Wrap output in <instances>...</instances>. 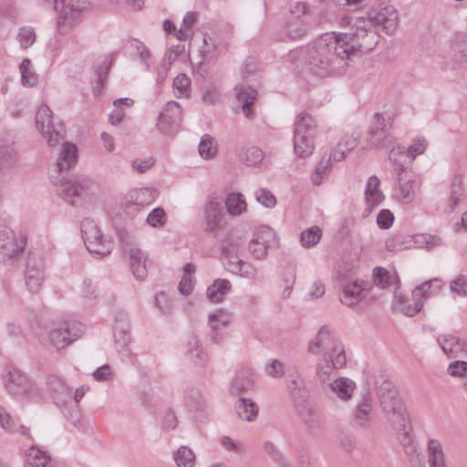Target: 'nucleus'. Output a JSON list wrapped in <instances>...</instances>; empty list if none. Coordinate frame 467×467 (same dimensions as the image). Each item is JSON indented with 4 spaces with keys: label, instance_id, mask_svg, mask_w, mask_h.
<instances>
[{
    "label": "nucleus",
    "instance_id": "c03bdc74",
    "mask_svg": "<svg viewBox=\"0 0 467 467\" xmlns=\"http://www.w3.org/2000/svg\"><path fill=\"white\" fill-rule=\"evenodd\" d=\"M395 297L398 300L401 312L407 317H414L421 310L423 306V301L420 300L419 298L412 297L413 304L411 305L406 304L404 297L401 296L396 295Z\"/></svg>",
    "mask_w": 467,
    "mask_h": 467
},
{
    "label": "nucleus",
    "instance_id": "bf43d9fd",
    "mask_svg": "<svg viewBox=\"0 0 467 467\" xmlns=\"http://www.w3.org/2000/svg\"><path fill=\"white\" fill-rule=\"evenodd\" d=\"M373 277L375 284L379 285L381 288H386L390 285L389 274L384 267H375L373 269Z\"/></svg>",
    "mask_w": 467,
    "mask_h": 467
},
{
    "label": "nucleus",
    "instance_id": "3c124183",
    "mask_svg": "<svg viewBox=\"0 0 467 467\" xmlns=\"http://www.w3.org/2000/svg\"><path fill=\"white\" fill-rule=\"evenodd\" d=\"M188 352L195 364L202 365L204 361L203 353L199 348V340L196 336L191 335L187 342Z\"/></svg>",
    "mask_w": 467,
    "mask_h": 467
},
{
    "label": "nucleus",
    "instance_id": "4d7b16f0",
    "mask_svg": "<svg viewBox=\"0 0 467 467\" xmlns=\"http://www.w3.org/2000/svg\"><path fill=\"white\" fill-rule=\"evenodd\" d=\"M146 222L152 227H161L166 223V213L161 207L154 208L148 215Z\"/></svg>",
    "mask_w": 467,
    "mask_h": 467
},
{
    "label": "nucleus",
    "instance_id": "603ef678",
    "mask_svg": "<svg viewBox=\"0 0 467 467\" xmlns=\"http://www.w3.org/2000/svg\"><path fill=\"white\" fill-rule=\"evenodd\" d=\"M16 161V152L10 146L0 147V171L10 167Z\"/></svg>",
    "mask_w": 467,
    "mask_h": 467
},
{
    "label": "nucleus",
    "instance_id": "8fccbe9b",
    "mask_svg": "<svg viewBox=\"0 0 467 467\" xmlns=\"http://www.w3.org/2000/svg\"><path fill=\"white\" fill-rule=\"evenodd\" d=\"M20 47L26 49L31 47L36 41L35 30L31 26H23L19 29L17 36Z\"/></svg>",
    "mask_w": 467,
    "mask_h": 467
},
{
    "label": "nucleus",
    "instance_id": "6e6d98bb",
    "mask_svg": "<svg viewBox=\"0 0 467 467\" xmlns=\"http://www.w3.org/2000/svg\"><path fill=\"white\" fill-rule=\"evenodd\" d=\"M9 388L15 392L30 395L33 386L26 376L19 375L17 379H13Z\"/></svg>",
    "mask_w": 467,
    "mask_h": 467
},
{
    "label": "nucleus",
    "instance_id": "37998d69",
    "mask_svg": "<svg viewBox=\"0 0 467 467\" xmlns=\"http://www.w3.org/2000/svg\"><path fill=\"white\" fill-rule=\"evenodd\" d=\"M263 159V150L255 146L246 148L241 154L242 161L244 162L247 166H254L260 163Z\"/></svg>",
    "mask_w": 467,
    "mask_h": 467
},
{
    "label": "nucleus",
    "instance_id": "4c0bfd02",
    "mask_svg": "<svg viewBox=\"0 0 467 467\" xmlns=\"http://www.w3.org/2000/svg\"><path fill=\"white\" fill-rule=\"evenodd\" d=\"M322 237V230L319 226H312L301 233V244L306 248L317 244Z\"/></svg>",
    "mask_w": 467,
    "mask_h": 467
},
{
    "label": "nucleus",
    "instance_id": "09e8293b",
    "mask_svg": "<svg viewBox=\"0 0 467 467\" xmlns=\"http://www.w3.org/2000/svg\"><path fill=\"white\" fill-rule=\"evenodd\" d=\"M298 416L310 431H315L320 427L318 417L311 410L302 407L298 410Z\"/></svg>",
    "mask_w": 467,
    "mask_h": 467
},
{
    "label": "nucleus",
    "instance_id": "9b49d317",
    "mask_svg": "<svg viewBox=\"0 0 467 467\" xmlns=\"http://www.w3.org/2000/svg\"><path fill=\"white\" fill-rule=\"evenodd\" d=\"M278 245L275 232L270 227H264L251 240L249 251L254 258L263 260L266 257L268 249L277 248Z\"/></svg>",
    "mask_w": 467,
    "mask_h": 467
},
{
    "label": "nucleus",
    "instance_id": "a19ab883",
    "mask_svg": "<svg viewBox=\"0 0 467 467\" xmlns=\"http://www.w3.org/2000/svg\"><path fill=\"white\" fill-rule=\"evenodd\" d=\"M26 462L29 465L34 467H46L49 461V456L47 455L46 451L32 446L26 452Z\"/></svg>",
    "mask_w": 467,
    "mask_h": 467
},
{
    "label": "nucleus",
    "instance_id": "473e14b6",
    "mask_svg": "<svg viewBox=\"0 0 467 467\" xmlns=\"http://www.w3.org/2000/svg\"><path fill=\"white\" fill-rule=\"evenodd\" d=\"M428 454L430 467H446L443 449L439 441H429Z\"/></svg>",
    "mask_w": 467,
    "mask_h": 467
},
{
    "label": "nucleus",
    "instance_id": "dca6fc26",
    "mask_svg": "<svg viewBox=\"0 0 467 467\" xmlns=\"http://www.w3.org/2000/svg\"><path fill=\"white\" fill-rule=\"evenodd\" d=\"M181 119V106L178 102L169 101L158 117L157 128L162 132H169L179 124Z\"/></svg>",
    "mask_w": 467,
    "mask_h": 467
},
{
    "label": "nucleus",
    "instance_id": "774afa93",
    "mask_svg": "<svg viewBox=\"0 0 467 467\" xmlns=\"http://www.w3.org/2000/svg\"><path fill=\"white\" fill-rule=\"evenodd\" d=\"M264 450L274 461H275L282 466L285 465V459L283 457V454L279 451V450L273 442H265L264 445Z\"/></svg>",
    "mask_w": 467,
    "mask_h": 467
},
{
    "label": "nucleus",
    "instance_id": "a18cd8bd",
    "mask_svg": "<svg viewBox=\"0 0 467 467\" xmlns=\"http://www.w3.org/2000/svg\"><path fill=\"white\" fill-rule=\"evenodd\" d=\"M47 385L51 391L59 396H67L71 393L65 381L56 375L47 376Z\"/></svg>",
    "mask_w": 467,
    "mask_h": 467
},
{
    "label": "nucleus",
    "instance_id": "49530a36",
    "mask_svg": "<svg viewBox=\"0 0 467 467\" xmlns=\"http://www.w3.org/2000/svg\"><path fill=\"white\" fill-rule=\"evenodd\" d=\"M411 240L414 242L416 247L418 248H425L427 250H431L434 248L435 246H438L441 244V238L434 236V235H429V234H415L411 236Z\"/></svg>",
    "mask_w": 467,
    "mask_h": 467
},
{
    "label": "nucleus",
    "instance_id": "0eeeda50",
    "mask_svg": "<svg viewBox=\"0 0 467 467\" xmlns=\"http://www.w3.org/2000/svg\"><path fill=\"white\" fill-rule=\"evenodd\" d=\"M36 125L49 146H55L64 140L65 126L63 122L54 123L52 111L47 106L44 105L37 110Z\"/></svg>",
    "mask_w": 467,
    "mask_h": 467
},
{
    "label": "nucleus",
    "instance_id": "680f3d73",
    "mask_svg": "<svg viewBox=\"0 0 467 467\" xmlns=\"http://www.w3.org/2000/svg\"><path fill=\"white\" fill-rule=\"evenodd\" d=\"M427 141L424 138H415L412 144L407 149V156L414 159L417 155L424 153Z\"/></svg>",
    "mask_w": 467,
    "mask_h": 467
},
{
    "label": "nucleus",
    "instance_id": "423d86ee",
    "mask_svg": "<svg viewBox=\"0 0 467 467\" xmlns=\"http://www.w3.org/2000/svg\"><path fill=\"white\" fill-rule=\"evenodd\" d=\"M316 128V121L309 114L301 112L295 121L294 150L300 158L310 156L314 151L311 131Z\"/></svg>",
    "mask_w": 467,
    "mask_h": 467
},
{
    "label": "nucleus",
    "instance_id": "6ab92c4d",
    "mask_svg": "<svg viewBox=\"0 0 467 467\" xmlns=\"http://www.w3.org/2000/svg\"><path fill=\"white\" fill-rule=\"evenodd\" d=\"M223 39L216 32L205 33L203 35V46L202 47L201 64L206 63L216 57L219 47H221Z\"/></svg>",
    "mask_w": 467,
    "mask_h": 467
},
{
    "label": "nucleus",
    "instance_id": "69168bd1",
    "mask_svg": "<svg viewBox=\"0 0 467 467\" xmlns=\"http://www.w3.org/2000/svg\"><path fill=\"white\" fill-rule=\"evenodd\" d=\"M447 372L453 377L464 376L467 374V362L462 360L453 361L449 365Z\"/></svg>",
    "mask_w": 467,
    "mask_h": 467
},
{
    "label": "nucleus",
    "instance_id": "72a5a7b5",
    "mask_svg": "<svg viewBox=\"0 0 467 467\" xmlns=\"http://www.w3.org/2000/svg\"><path fill=\"white\" fill-rule=\"evenodd\" d=\"M230 289L231 284L227 279H216L213 284L207 288V297L213 303L221 302Z\"/></svg>",
    "mask_w": 467,
    "mask_h": 467
},
{
    "label": "nucleus",
    "instance_id": "2eb2a0df",
    "mask_svg": "<svg viewBox=\"0 0 467 467\" xmlns=\"http://www.w3.org/2000/svg\"><path fill=\"white\" fill-rule=\"evenodd\" d=\"M360 397L361 400L358 402L354 413V420L358 427L368 429L370 426L373 397L368 388H366L361 392Z\"/></svg>",
    "mask_w": 467,
    "mask_h": 467
},
{
    "label": "nucleus",
    "instance_id": "bb28decb",
    "mask_svg": "<svg viewBox=\"0 0 467 467\" xmlns=\"http://www.w3.org/2000/svg\"><path fill=\"white\" fill-rule=\"evenodd\" d=\"M379 180L376 175L368 179L365 189V199L367 203H371L372 207H377L383 202L385 196L379 190Z\"/></svg>",
    "mask_w": 467,
    "mask_h": 467
},
{
    "label": "nucleus",
    "instance_id": "e2e57ef3",
    "mask_svg": "<svg viewBox=\"0 0 467 467\" xmlns=\"http://www.w3.org/2000/svg\"><path fill=\"white\" fill-rule=\"evenodd\" d=\"M394 222V214L389 209L381 210L377 216V224L380 229H389Z\"/></svg>",
    "mask_w": 467,
    "mask_h": 467
},
{
    "label": "nucleus",
    "instance_id": "e433bc0d",
    "mask_svg": "<svg viewBox=\"0 0 467 467\" xmlns=\"http://www.w3.org/2000/svg\"><path fill=\"white\" fill-rule=\"evenodd\" d=\"M245 205L244 198L239 192H232L226 197L225 206L230 214H240L245 209Z\"/></svg>",
    "mask_w": 467,
    "mask_h": 467
},
{
    "label": "nucleus",
    "instance_id": "338daca9",
    "mask_svg": "<svg viewBox=\"0 0 467 467\" xmlns=\"http://www.w3.org/2000/svg\"><path fill=\"white\" fill-rule=\"evenodd\" d=\"M191 85V79L185 74L178 75L173 80V87L182 96L187 95L188 88Z\"/></svg>",
    "mask_w": 467,
    "mask_h": 467
},
{
    "label": "nucleus",
    "instance_id": "4468645a",
    "mask_svg": "<svg viewBox=\"0 0 467 467\" xmlns=\"http://www.w3.org/2000/svg\"><path fill=\"white\" fill-rule=\"evenodd\" d=\"M114 337L118 351L123 355L130 356L131 354L128 348L130 342V325L127 322V315L125 313L119 314L115 318Z\"/></svg>",
    "mask_w": 467,
    "mask_h": 467
},
{
    "label": "nucleus",
    "instance_id": "a878e982",
    "mask_svg": "<svg viewBox=\"0 0 467 467\" xmlns=\"http://www.w3.org/2000/svg\"><path fill=\"white\" fill-rule=\"evenodd\" d=\"M231 320H232L231 314L223 309H219L216 312H214L209 316L208 322H209V326L211 327L210 336H211V339L213 342H216V343L219 342V339L217 338L219 330L222 327H227L230 324Z\"/></svg>",
    "mask_w": 467,
    "mask_h": 467
},
{
    "label": "nucleus",
    "instance_id": "5fc2aeb1",
    "mask_svg": "<svg viewBox=\"0 0 467 467\" xmlns=\"http://www.w3.org/2000/svg\"><path fill=\"white\" fill-rule=\"evenodd\" d=\"M331 156L328 158L323 157L316 167L315 174L312 177V182L315 185H320L322 182V175L330 171Z\"/></svg>",
    "mask_w": 467,
    "mask_h": 467
},
{
    "label": "nucleus",
    "instance_id": "2f4dec72",
    "mask_svg": "<svg viewBox=\"0 0 467 467\" xmlns=\"http://www.w3.org/2000/svg\"><path fill=\"white\" fill-rule=\"evenodd\" d=\"M332 390L343 400H348L354 392L356 383L348 378L340 377L331 384Z\"/></svg>",
    "mask_w": 467,
    "mask_h": 467
},
{
    "label": "nucleus",
    "instance_id": "052dcab7",
    "mask_svg": "<svg viewBox=\"0 0 467 467\" xmlns=\"http://www.w3.org/2000/svg\"><path fill=\"white\" fill-rule=\"evenodd\" d=\"M450 289L461 296H467V278L463 275H458L450 283Z\"/></svg>",
    "mask_w": 467,
    "mask_h": 467
},
{
    "label": "nucleus",
    "instance_id": "5701e85b",
    "mask_svg": "<svg viewBox=\"0 0 467 467\" xmlns=\"http://www.w3.org/2000/svg\"><path fill=\"white\" fill-rule=\"evenodd\" d=\"M396 153L392 150L389 154V160L393 161L398 166H399V171H398V180L400 182V187H399V196L400 200L405 203H410L412 202L414 198V189L411 184V182L405 181V178L403 177V172L405 171V167L402 164L398 163V160L395 157Z\"/></svg>",
    "mask_w": 467,
    "mask_h": 467
},
{
    "label": "nucleus",
    "instance_id": "f704fd0d",
    "mask_svg": "<svg viewBox=\"0 0 467 467\" xmlns=\"http://www.w3.org/2000/svg\"><path fill=\"white\" fill-rule=\"evenodd\" d=\"M199 154L202 159H213L217 153V146L215 140L209 134H205L201 138L198 146Z\"/></svg>",
    "mask_w": 467,
    "mask_h": 467
},
{
    "label": "nucleus",
    "instance_id": "4be33fe9",
    "mask_svg": "<svg viewBox=\"0 0 467 467\" xmlns=\"http://www.w3.org/2000/svg\"><path fill=\"white\" fill-rule=\"evenodd\" d=\"M206 231H213L222 219V205L217 198H211L204 208Z\"/></svg>",
    "mask_w": 467,
    "mask_h": 467
},
{
    "label": "nucleus",
    "instance_id": "c85d7f7f",
    "mask_svg": "<svg viewBox=\"0 0 467 467\" xmlns=\"http://www.w3.org/2000/svg\"><path fill=\"white\" fill-rule=\"evenodd\" d=\"M377 122L370 128L368 140L372 146H379L387 138L386 119L382 114L376 113Z\"/></svg>",
    "mask_w": 467,
    "mask_h": 467
},
{
    "label": "nucleus",
    "instance_id": "ea45409f",
    "mask_svg": "<svg viewBox=\"0 0 467 467\" xmlns=\"http://www.w3.org/2000/svg\"><path fill=\"white\" fill-rule=\"evenodd\" d=\"M441 280L435 278L430 281H425L421 285L416 286L412 291V297L419 298L423 301L424 298L429 297L432 294L431 288L435 286L437 289L441 287Z\"/></svg>",
    "mask_w": 467,
    "mask_h": 467
},
{
    "label": "nucleus",
    "instance_id": "39448f33",
    "mask_svg": "<svg viewBox=\"0 0 467 467\" xmlns=\"http://www.w3.org/2000/svg\"><path fill=\"white\" fill-rule=\"evenodd\" d=\"M380 407L390 422L403 425L409 412L401 401L394 384L384 380L378 391Z\"/></svg>",
    "mask_w": 467,
    "mask_h": 467
},
{
    "label": "nucleus",
    "instance_id": "cd10ccee",
    "mask_svg": "<svg viewBox=\"0 0 467 467\" xmlns=\"http://www.w3.org/2000/svg\"><path fill=\"white\" fill-rule=\"evenodd\" d=\"M185 406L192 413L203 412L206 410L207 403L200 389L191 388L184 396Z\"/></svg>",
    "mask_w": 467,
    "mask_h": 467
},
{
    "label": "nucleus",
    "instance_id": "1a4fd4ad",
    "mask_svg": "<svg viewBox=\"0 0 467 467\" xmlns=\"http://www.w3.org/2000/svg\"><path fill=\"white\" fill-rule=\"evenodd\" d=\"M85 326L75 320L60 322L49 332L51 344L57 349L65 348L84 333Z\"/></svg>",
    "mask_w": 467,
    "mask_h": 467
},
{
    "label": "nucleus",
    "instance_id": "58836bf2",
    "mask_svg": "<svg viewBox=\"0 0 467 467\" xmlns=\"http://www.w3.org/2000/svg\"><path fill=\"white\" fill-rule=\"evenodd\" d=\"M306 31V22L302 17H293L287 24V35L291 39L302 37Z\"/></svg>",
    "mask_w": 467,
    "mask_h": 467
},
{
    "label": "nucleus",
    "instance_id": "13d9d810",
    "mask_svg": "<svg viewBox=\"0 0 467 467\" xmlns=\"http://www.w3.org/2000/svg\"><path fill=\"white\" fill-rule=\"evenodd\" d=\"M233 274L254 279L256 275V269L250 263L242 261L240 265H234Z\"/></svg>",
    "mask_w": 467,
    "mask_h": 467
},
{
    "label": "nucleus",
    "instance_id": "f257e3e1",
    "mask_svg": "<svg viewBox=\"0 0 467 467\" xmlns=\"http://www.w3.org/2000/svg\"><path fill=\"white\" fill-rule=\"evenodd\" d=\"M77 160V146L70 142L63 143L59 157L49 174L51 182L57 186V194L71 205H75L92 184L88 179L80 182L67 180L66 173Z\"/></svg>",
    "mask_w": 467,
    "mask_h": 467
},
{
    "label": "nucleus",
    "instance_id": "7ed1b4c3",
    "mask_svg": "<svg viewBox=\"0 0 467 467\" xmlns=\"http://www.w3.org/2000/svg\"><path fill=\"white\" fill-rule=\"evenodd\" d=\"M308 351L314 355L323 352L324 358L317 366V374L321 380L334 369L341 368L347 362L342 344L323 326L314 340L309 343Z\"/></svg>",
    "mask_w": 467,
    "mask_h": 467
},
{
    "label": "nucleus",
    "instance_id": "c9c22d12",
    "mask_svg": "<svg viewBox=\"0 0 467 467\" xmlns=\"http://www.w3.org/2000/svg\"><path fill=\"white\" fill-rule=\"evenodd\" d=\"M438 342L447 355H453L462 349L461 339L451 335L440 336Z\"/></svg>",
    "mask_w": 467,
    "mask_h": 467
},
{
    "label": "nucleus",
    "instance_id": "79ce46f5",
    "mask_svg": "<svg viewBox=\"0 0 467 467\" xmlns=\"http://www.w3.org/2000/svg\"><path fill=\"white\" fill-rule=\"evenodd\" d=\"M174 461L179 467H193L195 455L190 448L182 446L174 453Z\"/></svg>",
    "mask_w": 467,
    "mask_h": 467
},
{
    "label": "nucleus",
    "instance_id": "412c9836",
    "mask_svg": "<svg viewBox=\"0 0 467 467\" xmlns=\"http://www.w3.org/2000/svg\"><path fill=\"white\" fill-rule=\"evenodd\" d=\"M394 430L398 433V437L400 444L403 446L407 454H411L416 450V445L414 439L411 435V423L410 420V416L407 415V419L403 425H400L399 423L391 422Z\"/></svg>",
    "mask_w": 467,
    "mask_h": 467
},
{
    "label": "nucleus",
    "instance_id": "6e6552de",
    "mask_svg": "<svg viewBox=\"0 0 467 467\" xmlns=\"http://www.w3.org/2000/svg\"><path fill=\"white\" fill-rule=\"evenodd\" d=\"M54 8L58 14L57 30L60 34L69 33L81 22L83 7L78 3L54 0Z\"/></svg>",
    "mask_w": 467,
    "mask_h": 467
},
{
    "label": "nucleus",
    "instance_id": "ddd939ff",
    "mask_svg": "<svg viewBox=\"0 0 467 467\" xmlns=\"http://www.w3.org/2000/svg\"><path fill=\"white\" fill-rule=\"evenodd\" d=\"M157 197V191L150 188L131 190L125 202V209L130 213H136L140 208L151 204Z\"/></svg>",
    "mask_w": 467,
    "mask_h": 467
},
{
    "label": "nucleus",
    "instance_id": "c756f323",
    "mask_svg": "<svg viewBox=\"0 0 467 467\" xmlns=\"http://www.w3.org/2000/svg\"><path fill=\"white\" fill-rule=\"evenodd\" d=\"M364 290L360 287L358 281H354L343 287V296L340 297L342 304L355 307L358 303L363 298Z\"/></svg>",
    "mask_w": 467,
    "mask_h": 467
},
{
    "label": "nucleus",
    "instance_id": "393cba45",
    "mask_svg": "<svg viewBox=\"0 0 467 467\" xmlns=\"http://www.w3.org/2000/svg\"><path fill=\"white\" fill-rule=\"evenodd\" d=\"M235 89L237 92V99L242 103L244 114L248 119H252L254 117V110L252 107L257 96L256 89L244 86L236 87Z\"/></svg>",
    "mask_w": 467,
    "mask_h": 467
},
{
    "label": "nucleus",
    "instance_id": "20e7f679",
    "mask_svg": "<svg viewBox=\"0 0 467 467\" xmlns=\"http://www.w3.org/2000/svg\"><path fill=\"white\" fill-rule=\"evenodd\" d=\"M346 56H361L375 48L379 43V33L378 28L371 26V21L366 20L365 16L355 18L354 25L349 32L336 35Z\"/></svg>",
    "mask_w": 467,
    "mask_h": 467
},
{
    "label": "nucleus",
    "instance_id": "de8ad7c7",
    "mask_svg": "<svg viewBox=\"0 0 467 467\" xmlns=\"http://www.w3.org/2000/svg\"><path fill=\"white\" fill-rule=\"evenodd\" d=\"M30 66L31 60L27 57L24 58L19 66L21 82L24 86H33L37 80L36 75L30 69Z\"/></svg>",
    "mask_w": 467,
    "mask_h": 467
},
{
    "label": "nucleus",
    "instance_id": "7c9ffc66",
    "mask_svg": "<svg viewBox=\"0 0 467 467\" xmlns=\"http://www.w3.org/2000/svg\"><path fill=\"white\" fill-rule=\"evenodd\" d=\"M240 419L254 421L258 415V406L250 399L240 398L235 405Z\"/></svg>",
    "mask_w": 467,
    "mask_h": 467
},
{
    "label": "nucleus",
    "instance_id": "0e129e2a",
    "mask_svg": "<svg viewBox=\"0 0 467 467\" xmlns=\"http://www.w3.org/2000/svg\"><path fill=\"white\" fill-rule=\"evenodd\" d=\"M255 196L257 202L265 207L271 208L274 207L276 203L275 197L272 194L271 192L265 189L257 191Z\"/></svg>",
    "mask_w": 467,
    "mask_h": 467
},
{
    "label": "nucleus",
    "instance_id": "f8f14e48",
    "mask_svg": "<svg viewBox=\"0 0 467 467\" xmlns=\"http://www.w3.org/2000/svg\"><path fill=\"white\" fill-rule=\"evenodd\" d=\"M365 18L371 21V26L381 27L387 34L394 32L399 23L398 13L391 5L381 7L379 11L372 10Z\"/></svg>",
    "mask_w": 467,
    "mask_h": 467
},
{
    "label": "nucleus",
    "instance_id": "9d476101",
    "mask_svg": "<svg viewBox=\"0 0 467 467\" xmlns=\"http://www.w3.org/2000/svg\"><path fill=\"white\" fill-rule=\"evenodd\" d=\"M100 229L94 220L86 218L81 223V234L88 251L97 255L99 258L106 256L113 249L112 241H103L96 243L97 236H100Z\"/></svg>",
    "mask_w": 467,
    "mask_h": 467
},
{
    "label": "nucleus",
    "instance_id": "b1692460",
    "mask_svg": "<svg viewBox=\"0 0 467 467\" xmlns=\"http://www.w3.org/2000/svg\"><path fill=\"white\" fill-rule=\"evenodd\" d=\"M254 375L251 368H242L238 371L232 382L231 390L238 395L242 392L249 391L254 388Z\"/></svg>",
    "mask_w": 467,
    "mask_h": 467
},
{
    "label": "nucleus",
    "instance_id": "864d4df0",
    "mask_svg": "<svg viewBox=\"0 0 467 467\" xmlns=\"http://www.w3.org/2000/svg\"><path fill=\"white\" fill-rule=\"evenodd\" d=\"M408 243L404 235L397 234L387 239L386 248L389 252L402 251L410 248Z\"/></svg>",
    "mask_w": 467,
    "mask_h": 467
},
{
    "label": "nucleus",
    "instance_id": "f03ea898",
    "mask_svg": "<svg viewBox=\"0 0 467 467\" xmlns=\"http://www.w3.org/2000/svg\"><path fill=\"white\" fill-rule=\"evenodd\" d=\"M348 58L335 33L326 34L307 50L306 61L317 76L327 77L338 69Z\"/></svg>",
    "mask_w": 467,
    "mask_h": 467
},
{
    "label": "nucleus",
    "instance_id": "f3484780",
    "mask_svg": "<svg viewBox=\"0 0 467 467\" xmlns=\"http://www.w3.org/2000/svg\"><path fill=\"white\" fill-rule=\"evenodd\" d=\"M25 279L29 292L34 294L39 291L44 280V269L42 265L37 264L35 258L29 257L27 259Z\"/></svg>",
    "mask_w": 467,
    "mask_h": 467
},
{
    "label": "nucleus",
    "instance_id": "aec40b11",
    "mask_svg": "<svg viewBox=\"0 0 467 467\" xmlns=\"http://www.w3.org/2000/svg\"><path fill=\"white\" fill-rule=\"evenodd\" d=\"M24 247L25 242L18 244L12 230L8 228L0 230V248L4 250L5 255L10 258L15 257L24 250Z\"/></svg>",
    "mask_w": 467,
    "mask_h": 467
},
{
    "label": "nucleus",
    "instance_id": "a211bd4d",
    "mask_svg": "<svg viewBox=\"0 0 467 467\" xmlns=\"http://www.w3.org/2000/svg\"><path fill=\"white\" fill-rule=\"evenodd\" d=\"M130 270L137 280H144L148 275L146 266L147 255L138 247H131L129 251Z\"/></svg>",
    "mask_w": 467,
    "mask_h": 467
}]
</instances>
